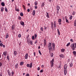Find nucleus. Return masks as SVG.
<instances>
[{
  "label": "nucleus",
  "mask_w": 76,
  "mask_h": 76,
  "mask_svg": "<svg viewBox=\"0 0 76 76\" xmlns=\"http://www.w3.org/2000/svg\"><path fill=\"white\" fill-rule=\"evenodd\" d=\"M1 12H3V10H4V7H2L1 8Z\"/></svg>",
  "instance_id": "obj_22"
},
{
  "label": "nucleus",
  "mask_w": 76,
  "mask_h": 76,
  "mask_svg": "<svg viewBox=\"0 0 76 76\" xmlns=\"http://www.w3.org/2000/svg\"><path fill=\"white\" fill-rule=\"evenodd\" d=\"M54 28H56V26H57V24H56V21H54Z\"/></svg>",
  "instance_id": "obj_5"
},
{
  "label": "nucleus",
  "mask_w": 76,
  "mask_h": 76,
  "mask_svg": "<svg viewBox=\"0 0 76 76\" xmlns=\"http://www.w3.org/2000/svg\"><path fill=\"white\" fill-rule=\"evenodd\" d=\"M42 6H44V3H43L42 4Z\"/></svg>",
  "instance_id": "obj_61"
},
{
  "label": "nucleus",
  "mask_w": 76,
  "mask_h": 76,
  "mask_svg": "<svg viewBox=\"0 0 76 76\" xmlns=\"http://www.w3.org/2000/svg\"><path fill=\"white\" fill-rule=\"evenodd\" d=\"M65 19L66 20V22H67V23H69V20H67V18H66V16H65Z\"/></svg>",
  "instance_id": "obj_14"
},
{
  "label": "nucleus",
  "mask_w": 76,
  "mask_h": 76,
  "mask_svg": "<svg viewBox=\"0 0 76 76\" xmlns=\"http://www.w3.org/2000/svg\"><path fill=\"white\" fill-rule=\"evenodd\" d=\"M59 56L60 57H61V58H64V55L63 54L59 55Z\"/></svg>",
  "instance_id": "obj_9"
},
{
  "label": "nucleus",
  "mask_w": 76,
  "mask_h": 76,
  "mask_svg": "<svg viewBox=\"0 0 76 76\" xmlns=\"http://www.w3.org/2000/svg\"><path fill=\"white\" fill-rule=\"evenodd\" d=\"M9 38V35H6V38L7 39V38Z\"/></svg>",
  "instance_id": "obj_37"
},
{
  "label": "nucleus",
  "mask_w": 76,
  "mask_h": 76,
  "mask_svg": "<svg viewBox=\"0 0 76 76\" xmlns=\"http://www.w3.org/2000/svg\"><path fill=\"white\" fill-rule=\"evenodd\" d=\"M73 66V64L72 63H71L70 64V67H72V66Z\"/></svg>",
  "instance_id": "obj_44"
},
{
  "label": "nucleus",
  "mask_w": 76,
  "mask_h": 76,
  "mask_svg": "<svg viewBox=\"0 0 76 76\" xmlns=\"http://www.w3.org/2000/svg\"><path fill=\"white\" fill-rule=\"evenodd\" d=\"M7 51H5L3 52V54L4 56H6V55H7Z\"/></svg>",
  "instance_id": "obj_7"
},
{
  "label": "nucleus",
  "mask_w": 76,
  "mask_h": 76,
  "mask_svg": "<svg viewBox=\"0 0 76 76\" xmlns=\"http://www.w3.org/2000/svg\"><path fill=\"white\" fill-rule=\"evenodd\" d=\"M58 24L59 25H61V22H62V20L61 19H59L58 20Z\"/></svg>",
  "instance_id": "obj_4"
},
{
  "label": "nucleus",
  "mask_w": 76,
  "mask_h": 76,
  "mask_svg": "<svg viewBox=\"0 0 76 76\" xmlns=\"http://www.w3.org/2000/svg\"><path fill=\"white\" fill-rule=\"evenodd\" d=\"M23 7L24 8V10H26V8H25V5H23Z\"/></svg>",
  "instance_id": "obj_34"
},
{
  "label": "nucleus",
  "mask_w": 76,
  "mask_h": 76,
  "mask_svg": "<svg viewBox=\"0 0 76 76\" xmlns=\"http://www.w3.org/2000/svg\"><path fill=\"white\" fill-rule=\"evenodd\" d=\"M30 11V10H29V9H28L27 10V12H29Z\"/></svg>",
  "instance_id": "obj_59"
},
{
  "label": "nucleus",
  "mask_w": 76,
  "mask_h": 76,
  "mask_svg": "<svg viewBox=\"0 0 76 76\" xmlns=\"http://www.w3.org/2000/svg\"><path fill=\"white\" fill-rule=\"evenodd\" d=\"M64 51H65V49H62L61 50V53H63V52H64Z\"/></svg>",
  "instance_id": "obj_13"
},
{
  "label": "nucleus",
  "mask_w": 76,
  "mask_h": 76,
  "mask_svg": "<svg viewBox=\"0 0 76 76\" xmlns=\"http://www.w3.org/2000/svg\"><path fill=\"white\" fill-rule=\"evenodd\" d=\"M72 18H73V16H70V17L69 18L70 19V20L72 19Z\"/></svg>",
  "instance_id": "obj_42"
},
{
  "label": "nucleus",
  "mask_w": 76,
  "mask_h": 76,
  "mask_svg": "<svg viewBox=\"0 0 76 76\" xmlns=\"http://www.w3.org/2000/svg\"><path fill=\"white\" fill-rule=\"evenodd\" d=\"M27 42H28V45H29V44H30V41H28V40Z\"/></svg>",
  "instance_id": "obj_48"
},
{
  "label": "nucleus",
  "mask_w": 76,
  "mask_h": 76,
  "mask_svg": "<svg viewBox=\"0 0 76 76\" xmlns=\"http://www.w3.org/2000/svg\"><path fill=\"white\" fill-rule=\"evenodd\" d=\"M20 24L21 25H22V26L24 25V23L23 21H21L20 22Z\"/></svg>",
  "instance_id": "obj_18"
},
{
  "label": "nucleus",
  "mask_w": 76,
  "mask_h": 76,
  "mask_svg": "<svg viewBox=\"0 0 76 76\" xmlns=\"http://www.w3.org/2000/svg\"><path fill=\"white\" fill-rule=\"evenodd\" d=\"M73 53V54L74 55H76V52L75 51H73L72 52Z\"/></svg>",
  "instance_id": "obj_31"
},
{
  "label": "nucleus",
  "mask_w": 76,
  "mask_h": 76,
  "mask_svg": "<svg viewBox=\"0 0 76 76\" xmlns=\"http://www.w3.org/2000/svg\"><path fill=\"white\" fill-rule=\"evenodd\" d=\"M8 75H9V76H11V73H10V72L8 71Z\"/></svg>",
  "instance_id": "obj_29"
},
{
  "label": "nucleus",
  "mask_w": 76,
  "mask_h": 76,
  "mask_svg": "<svg viewBox=\"0 0 76 76\" xmlns=\"http://www.w3.org/2000/svg\"><path fill=\"white\" fill-rule=\"evenodd\" d=\"M43 44L44 47H45V45H46V43H44Z\"/></svg>",
  "instance_id": "obj_55"
},
{
  "label": "nucleus",
  "mask_w": 76,
  "mask_h": 76,
  "mask_svg": "<svg viewBox=\"0 0 76 76\" xmlns=\"http://www.w3.org/2000/svg\"><path fill=\"white\" fill-rule=\"evenodd\" d=\"M28 57V53H26L25 56V57L26 59H27Z\"/></svg>",
  "instance_id": "obj_8"
},
{
  "label": "nucleus",
  "mask_w": 76,
  "mask_h": 76,
  "mask_svg": "<svg viewBox=\"0 0 76 76\" xmlns=\"http://www.w3.org/2000/svg\"><path fill=\"white\" fill-rule=\"evenodd\" d=\"M72 50H73V51H75V47H74L73 48H72Z\"/></svg>",
  "instance_id": "obj_39"
},
{
  "label": "nucleus",
  "mask_w": 76,
  "mask_h": 76,
  "mask_svg": "<svg viewBox=\"0 0 76 76\" xmlns=\"http://www.w3.org/2000/svg\"><path fill=\"white\" fill-rule=\"evenodd\" d=\"M73 40L72 39H70V41H71V42H73Z\"/></svg>",
  "instance_id": "obj_57"
},
{
  "label": "nucleus",
  "mask_w": 76,
  "mask_h": 76,
  "mask_svg": "<svg viewBox=\"0 0 76 76\" xmlns=\"http://www.w3.org/2000/svg\"><path fill=\"white\" fill-rule=\"evenodd\" d=\"M51 45H52V46ZM56 47V45H55V43H53L52 44L50 42H49L48 44V48L49 50V53L50 55V56L52 57H53V53H51V52L50 51V50L52 49V48L53 47V51H55V47Z\"/></svg>",
  "instance_id": "obj_1"
},
{
  "label": "nucleus",
  "mask_w": 76,
  "mask_h": 76,
  "mask_svg": "<svg viewBox=\"0 0 76 76\" xmlns=\"http://www.w3.org/2000/svg\"><path fill=\"white\" fill-rule=\"evenodd\" d=\"M44 43H46V40L44 39Z\"/></svg>",
  "instance_id": "obj_49"
},
{
  "label": "nucleus",
  "mask_w": 76,
  "mask_h": 76,
  "mask_svg": "<svg viewBox=\"0 0 76 76\" xmlns=\"http://www.w3.org/2000/svg\"><path fill=\"white\" fill-rule=\"evenodd\" d=\"M34 3L35 6H37V4H38V2H37V1H35Z\"/></svg>",
  "instance_id": "obj_25"
},
{
  "label": "nucleus",
  "mask_w": 76,
  "mask_h": 76,
  "mask_svg": "<svg viewBox=\"0 0 76 76\" xmlns=\"http://www.w3.org/2000/svg\"><path fill=\"white\" fill-rule=\"evenodd\" d=\"M23 63L24 62H21L20 63V66H22L23 64Z\"/></svg>",
  "instance_id": "obj_20"
},
{
  "label": "nucleus",
  "mask_w": 76,
  "mask_h": 76,
  "mask_svg": "<svg viewBox=\"0 0 76 76\" xmlns=\"http://www.w3.org/2000/svg\"><path fill=\"white\" fill-rule=\"evenodd\" d=\"M20 15L21 16H23V12H21L20 13Z\"/></svg>",
  "instance_id": "obj_30"
},
{
  "label": "nucleus",
  "mask_w": 76,
  "mask_h": 76,
  "mask_svg": "<svg viewBox=\"0 0 76 76\" xmlns=\"http://www.w3.org/2000/svg\"><path fill=\"white\" fill-rule=\"evenodd\" d=\"M57 10H59V9H60V7L58 5H57Z\"/></svg>",
  "instance_id": "obj_17"
},
{
  "label": "nucleus",
  "mask_w": 76,
  "mask_h": 76,
  "mask_svg": "<svg viewBox=\"0 0 76 76\" xmlns=\"http://www.w3.org/2000/svg\"><path fill=\"white\" fill-rule=\"evenodd\" d=\"M1 5L2 6H5V4H4V2H2L1 4Z\"/></svg>",
  "instance_id": "obj_23"
},
{
  "label": "nucleus",
  "mask_w": 76,
  "mask_h": 76,
  "mask_svg": "<svg viewBox=\"0 0 76 76\" xmlns=\"http://www.w3.org/2000/svg\"><path fill=\"white\" fill-rule=\"evenodd\" d=\"M70 43L69 42L66 45V47H68L69 45H70Z\"/></svg>",
  "instance_id": "obj_35"
},
{
  "label": "nucleus",
  "mask_w": 76,
  "mask_h": 76,
  "mask_svg": "<svg viewBox=\"0 0 76 76\" xmlns=\"http://www.w3.org/2000/svg\"><path fill=\"white\" fill-rule=\"evenodd\" d=\"M61 64H60L59 65V66H58V69H60V68H61Z\"/></svg>",
  "instance_id": "obj_28"
},
{
  "label": "nucleus",
  "mask_w": 76,
  "mask_h": 76,
  "mask_svg": "<svg viewBox=\"0 0 76 76\" xmlns=\"http://www.w3.org/2000/svg\"><path fill=\"white\" fill-rule=\"evenodd\" d=\"M67 65L65 64L64 66V75H66V73H67Z\"/></svg>",
  "instance_id": "obj_2"
},
{
  "label": "nucleus",
  "mask_w": 76,
  "mask_h": 76,
  "mask_svg": "<svg viewBox=\"0 0 76 76\" xmlns=\"http://www.w3.org/2000/svg\"><path fill=\"white\" fill-rule=\"evenodd\" d=\"M40 73H42L43 72V70L41 69L40 71Z\"/></svg>",
  "instance_id": "obj_52"
},
{
  "label": "nucleus",
  "mask_w": 76,
  "mask_h": 76,
  "mask_svg": "<svg viewBox=\"0 0 76 76\" xmlns=\"http://www.w3.org/2000/svg\"><path fill=\"white\" fill-rule=\"evenodd\" d=\"M12 29H14V26L12 25Z\"/></svg>",
  "instance_id": "obj_46"
},
{
  "label": "nucleus",
  "mask_w": 76,
  "mask_h": 76,
  "mask_svg": "<svg viewBox=\"0 0 76 76\" xmlns=\"http://www.w3.org/2000/svg\"><path fill=\"white\" fill-rule=\"evenodd\" d=\"M57 33L59 35H60V31H59V29H57Z\"/></svg>",
  "instance_id": "obj_15"
},
{
  "label": "nucleus",
  "mask_w": 76,
  "mask_h": 76,
  "mask_svg": "<svg viewBox=\"0 0 76 76\" xmlns=\"http://www.w3.org/2000/svg\"><path fill=\"white\" fill-rule=\"evenodd\" d=\"M27 67H30V68H31L32 67V63H31L30 64H27Z\"/></svg>",
  "instance_id": "obj_3"
},
{
  "label": "nucleus",
  "mask_w": 76,
  "mask_h": 76,
  "mask_svg": "<svg viewBox=\"0 0 76 76\" xmlns=\"http://www.w3.org/2000/svg\"><path fill=\"white\" fill-rule=\"evenodd\" d=\"M29 35H28L27 37V38H26L27 40H28V37H29Z\"/></svg>",
  "instance_id": "obj_56"
},
{
  "label": "nucleus",
  "mask_w": 76,
  "mask_h": 76,
  "mask_svg": "<svg viewBox=\"0 0 76 76\" xmlns=\"http://www.w3.org/2000/svg\"><path fill=\"white\" fill-rule=\"evenodd\" d=\"M3 64H2V59H0V67L2 66Z\"/></svg>",
  "instance_id": "obj_10"
},
{
  "label": "nucleus",
  "mask_w": 76,
  "mask_h": 76,
  "mask_svg": "<svg viewBox=\"0 0 76 76\" xmlns=\"http://www.w3.org/2000/svg\"><path fill=\"white\" fill-rule=\"evenodd\" d=\"M3 48H5V47H6V46L4 45H3Z\"/></svg>",
  "instance_id": "obj_63"
},
{
  "label": "nucleus",
  "mask_w": 76,
  "mask_h": 76,
  "mask_svg": "<svg viewBox=\"0 0 76 76\" xmlns=\"http://www.w3.org/2000/svg\"><path fill=\"white\" fill-rule=\"evenodd\" d=\"M34 57H35V52H34Z\"/></svg>",
  "instance_id": "obj_64"
},
{
  "label": "nucleus",
  "mask_w": 76,
  "mask_h": 76,
  "mask_svg": "<svg viewBox=\"0 0 76 76\" xmlns=\"http://www.w3.org/2000/svg\"><path fill=\"white\" fill-rule=\"evenodd\" d=\"M0 45L1 47H2L3 45V44H2V43H0Z\"/></svg>",
  "instance_id": "obj_43"
},
{
  "label": "nucleus",
  "mask_w": 76,
  "mask_h": 76,
  "mask_svg": "<svg viewBox=\"0 0 76 76\" xmlns=\"http://www.w3.org/2000/svg\"><path fill=\"white\" fill-rule=\"evenodd\" d=\"M18 20H20V19H21V17H20V16H18Z\"/></svg>",
  "instance_id": "obj_33"
},
{
  "label": "nucleus",
  "mask_w": 76,
  "mask_h": 76,
  "mask_svg": "<svg viewBox=\"0 0 76 76\" xmlns=\"http://www.w3.org/2000/svg\"><path fill=\"white\" fill-rule=\"evenodd\" d=\"M11 76H13V75H14V72L13 71H12L11 72Z\"/></svg>",
  "instance_id": "obj_32"
},
{
  "label": "nucleus",
  "mask_w": 76,
  "mask_h": 76,
  "mask_svg": "<svg viewBox=\"0 0 76 76\" xmlns=\"http://www.w3.org/2000/svg\"><path fill=\"white\" fill-rule=\"evenodd\" d=\"M30 44H31V45H32V44H33V43H32V40L30 41Z\"/></svg>",
  "instance_id": "obj_27"
},
{
  "label": "nucleus",
  "mask_w": 76,
  "mask_h": 76,
  "mask_svg": "<svg viewBox=\"0 0 76 76\" xmlns=\"http://www.w3.org/2000/svg\"><path fill=\"white\" fill-rule=\"evenodd\" d=\"M32 15L33 16H35V10L33 11Z\"/></svg>",
  "instance_id": "obj_16"
},
{
  "label": "nucleus",
  "mask_w": 76,
  "mask_h": 76,
  "mask_svg": "<svg viewBox=\"0 0 76 76\" xmlns=\"http://www.w3.org/2000/svg\"><path fill=\"white\" fill-rule=\"evenodd\" d=\"M7 58L9 61V56H7Z\"/></svg>",
  "instance_id": "obj_45"
},
{
  "label": "nucleus",
  "mask_w": 76,
  "mask_h": 76,
  "mask_svg": "<svg viewBox=\"0 0 76 76\" xmlns=\"http://www.w3.org/2000/svg\"><path fill=\"white\" fill-rule=\"evenodd\" d=\"M14 54L15 56H16L17 54V52L16 51H14Z\"/></svg>",
  "instance_id": "obj_21"
},
{
  "label": "nucleus",
  "mask_w": 76,
  "mask_h": 76,
  "mask_svg": "<svg viewBox=\"0 0 76 76\" xmlns=\"http://www.w3.org/2000/svg\"><path fill=\"white\" fill-rule=\"evenodd\" d=\"M32 39H35V37H34V36H33L32 37Z\"/></svg>",
  "instance_id": "obj_41"
},
{
  "label": "nucleus",
  "mask_w": 76,
  "mask_h": 76,
  "mask_svg": "<svg viewBox=\"0 0 76 76\" xmlns=\"http://www.w3.org/2000/svg\"><path fill=\"white\" fill-rule=\"evenodd\" d=\"M46 17L48 18H50V17L49 16V14H48V13L47 12H46Z\"/></svg>",
  "instance_id": "obj_12"
},
{
  "label": "nucleus",
  "mask_w": 76,
  "mask_h": 76,
  "mask_svg": "<svg viewBox=\"0 0 76 76\" xmlns=\"http://www.w3.org/2000/svg\"><path fill=\"white\" fill-rule=\"evenodd\" d=\"M34 7L35 9H37V8H38V7L37 6H35Z\"/></svg>",
  "instance_id": "obj_53"
},
{
  "label": "nucleus",
  "mask_w": 76,
  "mask_h": 76,
  "mask_svg": "<svg viewBox=\"0 0 76 76\" xmlns=\"http://www.w3.org/2000/svg\"><path fill=\"white\" fill-rule=\"evenodd\" d=\"M51 25L52 29H53L54 28V24H53V22H51Z\"/></svg>",
  "instance_id": "obj_6"
},
{
  "label": "nucleus",
  "mask_w": 76,
  "mask_h": 76,
  "mask_svg": "<svg viewBox=\"0 0 76 76\" xmlns=\"http://www.w3.org/2000/svg\"><path fill=\"white\" fill-rule=\"evenodd\" d=\"M18 37H19V38H20V37H21V34H19L18 35Z\"/></svg>",
  "instance_id": "obj_51"
},
{
  "label": "nucleus",
  "mask_w": 76,
  "mask_h": 76,
  "mask_svg": "<svg viewBox=\"0 0 76 76\" xmlns=\"http://www.w3.org/2000/svg\"><path fill=\"white\" fill-rule=\"evenodd\" d=\"M37 70H40V68H39V67H38L37 68Z\"/></svg>",
  "instance_id": "obj_60"
},
{
  "label": "nucleus",
  "mask_w": 76,
  "mask_h": 76,
  "mask_svg": "<svg viewBox=\"0 0 76 76\" xmlns=\"http://www.w3.org/2000/svg\"><path fill=\"white\" fill-rule=\"evenodd\" d=\"M54 58H53L52 61H50V63L51 64H54Z\"/></svg>",
  "instance_id": "obj_11"
},
{
  "label": "nucleus",
  "mask_w": 76,
  "mask_h": 76,
  "mask_svg": "<svg viewBox=\"0 0 76 76\" xmlns=\"http://www.w3.org/2000/svg\"><path fill=\"white\" fill-rule=\"evenodd\" d=\"M74 26H76V19L75 20V21L74 22Z\"/></svg>",
  "instance_id": "obj_24"
},
{
  "label": "nucleus",
  "mask_w": 76,
  "mask_h": 76,
  "mask_svg": "<svg viewBox=\"0 0 76 76\" xmlns=\"http://www.w3.org/2000/svg\"><path fill=\"white\" fill-rule=\"evenodd\" d=\"M26 76H29V74H27Z\"/></svg>",
  "instance_id": "obj_58"
},
{
  "label": "nucleus",
  "mask_w": 76,
  "mask_h": 76,
  "mask_svg": "<svg viewBox=\"0 0 76 76\" xmlns=\"http://www.w3.org/2000/svg\"><path fill=\"white\" fill-rule=\"evenodd\" d=\"M5 12H8V10H7V9L6 7H5Z\"/></svg>",
  "instance_id": "obj_26"
},
{
  "label": "nucleus",
  "mask_w": 76,
  "mask_h": 76,
  "mask_svg": "<svg viewBox=\"0 0 76 76\" xmlns=\"http://www.w3.org/2000/svg\"><path fill=\"white\" fill-rule=\"evenodd\" d=\"M51 67H53V66H54V64H51Z\"/></svg>",
  "instance_id": "obj_50"
},
{
  "label": "nucleus",
  "mask_w": 76,
  "mask_h": 76,
  "mask_svg": "<svg viewBox=\"0 0 76 76\" xmlns=\"http://www.w3.org/2000/svg\"><path fill=\"white\" fill-rule=\"evenodd\" d=\"M40 29L42 31H43V28L42 27Z\"/></svg>",
  "instance_id": "obj_54"
},
{
  "label": "nucleus",
  "mask_w": 76,
  "mask_h": 76,
  "mask_svg": "<svg viewBox=\"0 0 76 76\" xmlns=\"http://www.w3.org/2000/svg\"><path fill=\"white\" fill-rule=\"evenodd\" d=\"M15 68H16V69H17L18 66V63L16 64H15Z\"/></svg>",
  "instance_id": "obj_19"
},
{
  "label": "nucleus",
  "mask_w": 76,
  "mask_h": 76,
  "mask_svg": "<svg viewBox=\"0 0 76 76\" xmlns=\"http://www.w3.org/2000/svg\"><path fill=\"white\" fill-rule=\"evenodd\" d=\"M75 14H76V12L75 11H73L72 13L73 15H75Z\"/></svg>",
  "instance_id": "obj_40"
},
{
  "label": "nucleus",
  "mask_w": 76,
  "mask_h": 76,
  "mask_svg": "<svg viewBox=\"0 0 76 76\" xmlns=\"http://www.w3.org/2000/svg\"><path fill=\"white\" fill-rule=\"evenodd\" d=\"M39 54H40V55H42V53H41V51H40V50H39Z\"/></svg>",
  "instance_id": "obj_38"
},
{
  "label": "nucleus",
  "mask_w": 76,
  "mask_h": 76,
  "mask_svg": "<svg viewBox=\"0 0 76 76\" xmlns=\"http://www.w3.org/2000/svg\"><path fill=\"white\" fill-rule=\"evenodd\" d=\"M15 10L16 11H17V12H19V9H15Z\"/></svg>",
  "instance_id": "obj_47"
},
{
  "label": "nucleus",
  "mask_w": 76,
  "mask_h": 76,
  "mask_svg": "<svg viewBox=\"0 0 76 76\" xmlns=\"http://www.w3.org/2000/svg\"><path fill=\"white\" fill-rule=\"evenodd\" d=\"M34 37H35V39H37V34H35Z\"/></svg>",
  "instance_id": "obj_36"
},
{
  "label": "nucleus",
  "mask_w": 76,
  "mask_h": 76,
  "mask_svg": "<svg viewBox=\"0 0 76 76\" xmlns=\"http://www.w3.org/2000/svg\"><path fill=\"white\" fill-rule=\"evenodd\" d=\"M37 40H36L35 41V44H37Z\"/></svg>",
  "instance_id": "obj_62"
}]
</instances>
